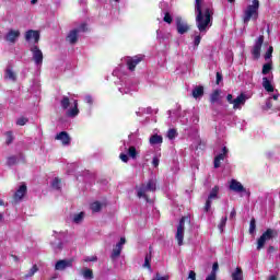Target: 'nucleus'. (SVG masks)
<instances>
[{"mask_svg":"<svg viewBox=\"0 0 280 280\" xmlns=\"http://www.w3.org/2000/svg\"><path fill=\"white\" fill-rule=\"evenodd\" d=\"M202 2L203 0H196L195 1V12H196V25L199 32H207L208 27H211L213 23L211 20L213 19V9L206 8L202 11Z\"/></svg>","mask_w":280,"mask_h":280,"instance_id":"nucleus-1","label":"nucleus"},{"mask_svg":"<svg viewBox=\"0 0 280 280\" xmlns=\"http://www.w3.org/2000/svg\"><path fill=\"white\" fill-rule=\"evenodd\" d=\"M259 0H252V4H248L243 10L242 21L245 25H248L250 21L256 22L259 19Z\"/></svg>","mask_w":280,"mask_h":280,"instance_id":"nucleus-2","label":"nucleus"},{"mask_svg":"<svg viewBox=\"0 0 280 280\" xmlns=\"http://www.w3.org/2000/svg\"><path fill=\"white\" fill-rule=\"evenodd\" d=\"M277 237H279V231L268 228L257 240V250H261V248L266 246V242H270V240H275Z\"/></svg>","mask_w":280,"mask_h":280,"instance_id":"nucleus-3","label":"nucleus"},{"mask_svg":"<svg viewBox=\"0 0 280 280\" xmlns=\"http://www.w3.org/2000/svg\"><path fill=\"white\" fill-rule=\"evenodd\" d=\"M148 191H156V180L154 179H149L147 184H141L139 188H137V196L138 198H144L147 202L150 201V198L145 192Z\"/></svg>","mask_w":280,"mask_h":280,"instance_id":"nucleus-4","label":"nucleus"},{"mask_svg":"<svg viewBox=\"0 0 280 280\" xmlns=\"http://www.w3.org/2000/svg\"><path fill=\"white\" fill-rule=\"evenodd\" d=\"M189 222V217H182L177 225V232L175 234V240L177 241L178 246H183L185 240V222Z\"/></svg>","mask_w":280,"mask_h":280,"instance_id":"nucleus-5","label":"nucleus"},{"mask_svg":"<svg viewBox=\"0 0 280 280\" xmlns=\"http://www.w3.org/2000/svg\"><path fill=\"white\" fill-rule=\"evenodd\" d=\"M175 25L177 34H180L182 36L191 30V26H189V24L180 16L175 18Z\"/></svg>","mask_w":280,"mask_h":280,"instance_id":"nucleus-6","label":"nucleus"},{"mask_svg":"<svg viewBox=\"0 0 280 280\" xmlns=\"http://www.w3.org/2000/svg\"><path fill=\"white\" fill-rule=\"evenodd\" d=\"M143 58H145V56L143 55H136L133 57H127V69L129 71H135L137 69V65H140V62H143Z\"/></svg>","mask_w":280,"mask_h":280,"instance_id":"nucleus-7","label":"nucleus"},{"mask_svg":"<svg viewBox=\"0 0 280 280\" xmlns=\"http://www.w3.org/2000/svg\"><path fill=\"white\" fill-rule=\"evenodd\" d=\"M264 35H259V37L255 42V45L252 49L254 60H259V58H261V47L264 45Z\"/></svg>","mask_w":280,"mask_h":280,"instance_id":"nucleus-8","label":"nucleus"},{"mask_svg":"<svg viewBox=\"0 0 280 280\" xmlns=\"http://www.w3.org/2000/svg\"><path fill=\"white\" fill-rule=\"evenodd\" d=\"M218 194H220V186H214L209 196H208V199L206 200V205H205V212L206 213H209V211H211V202L212 200H215L218 199Z\"/></svg>","mask_w":280,"mask_h":280,"instance_id":"nucleus-9","label":"nucleus"},{"mask_svg":"<svg viewBox=\"0 0 280 280\" xmlns=\"http://www.w3.org/2000/svg\"><path fill=\"white\" fill-rule=\"evenodd\" d=\"M31 51L33 54V60L35 65L40 66L43 65V50L37 45L31 47Z\"/></svg>","mask_w":280,"mask_h":280,"instance_id":"nucleus-10","label":"nucleus"},{"mask_svg":"<svg viewBox=\"0 0 280 280\" xmlns=\"http://www.w3.org/2000/svg\"><path fill=\"white\" fill-rule=\"evenodd\" d=\"M19 38H21V31L19 30H10L4 36V40L11 45H14Z\"/></svg>","mask_w":280,"mask_h":280,"instance_id":"nucleus-11","label":"nucleus"},{"mask_svg":"<svg viewBox=\"0 0 280 280\" xmlns=\"http://www.w3.org/2000/svg\"><path fill=\"white\" fill-rule=\"evenodd\" d=\"M67 268H73V259H60L55 264V270H67Z\"/></svg>","mask_w":280,"mask_h":280,"instance_id":"nucleus-12","label":"nucleus"},{"mask_svg":"<svg viewBox=\"0 0 280 280\" xmlns=\"http://www.w3.org/2000/svg\"><path fill=\"white\" fill-rule=\"evenodd\" d=\"M27 195V185L22 184L19 189L13 195L14 202H21L23 198Z\"/></svg>","mask_w":280,"mask_h":280,"instance_id":"nucleus-13","label":"nucleus"},{"mask_svg":"<svg viewBox=\"0 0 280 280\" xmlns=\"http://www.w3.org/2000/svg\"><path fill=\"white\" fill-rule=\"evenodd\" d=\"M230 190L235 191L236 194H244L246 188H244V185H242V183H240L237 179H231Z\"/></svg>","mask_w":280,"mask_h":280,"instance_id":"nucleus-14","label":"nucleus"},{"mask_svg":"<svg viewBox=\"0 0 280 280\" xmlns=\"http://www.w3.org/2000/svg\"><path fill=\"white\" fill-rule=\"evenodd\" d=\"M34 39V43H39L40 40V32L34 31V30H28L25 33V40L30 43V40Z\"/></svg>","mask_w":280,"mask_h":280,"instance_id":"nucleus-15","label":"nucleus"},{"mask_svg":"<svg viewBox=\"0 0 280 280\" xmlns=\"http://www.w3.org/2000/svg\"><path fill=\"white\" fill-rule=\"evenodd\" d=\"M55 139L57 141H61L62 145H71V137L69 136V133L67 131H61L59 132Z\"/></svg>","mask_w":280,"mask_h":280,"instance_id":"nucleus-16","label":"nucleus"},{"mask_svg":"<svg viewBox=\"0 0 280 280\" xmlns=\"http://www.w3.org/2000/svg\"><path fill=\"white\" fill-rule=\"evenodd\" d=\"M80 34V30L74 28L72 31H70L66 37L67 43H70V45H75V43H78V38Z\"/></svg>","mask_w":280,"mask_h":280,"instance_id":"nucleus-17","label":"nucleus"},{"mask_svg":"<svg viewBox=\"0 0 280 280\" xmlns=\"http://www.w3.org/2000/svg\"><path fill=\"white\" fill-rule=\"evenodd\" d=\"M226 154H229V149L226 147L222 148V153L218 154L214 158V168L218 170V167H220V165H222L221 161H224Z\"/></svg>","mask_w":280,"mask_h":280,"instance_id":"nucleus-18","label":"nucleus"},{"mask_svg":"<svg viewBox=\"0 0 280 280\" xmlns=\"http://www.w3.org/2000/svg\"><path fill=\"white\" fill-rule=\"evenodd\" d=\"M232 104H233L234 110H237V108H241L240 106H244L246 104V94L241 93L236 98H234Z\"/></svg>","mask_w":280,"mask_h":280,"instance_id":"nucleus-19","label":"nucleus"},{"mask_svg":"<svg viewBox=\"0 0 280 280\" xmlns=\"http://www.w3.org/2000/svg\"><path fill=\"white\" fill-rule=\"evenodd\" d=\"M191 95L195 100L202 97L205 95V86H202V85L195 86Z\"/></svg>","mask_w":280,"mask_h":280,"instance_id":"nucleus-20","label":"nucleus"},{"mask_svg":"<svg viewBox=\"0 0 280 280\" xmlns=\"http://www.w3.org/2000/svg\"><path fill=\"white\" fill-rule=\"evenodd\" d=\"M127 154H128L129 159H132V161H137V159L139 158V151H137V147H135V145H130L128 148Z\"/></svg>","mask_w":280,"mask_h":280,"instance_id":"nucleus-21","label":"nucleus"},{"mask_svg":"<svg viewBox=\"0 0 280 280\" xmlns=\"http://www.w3.org/2000/svg\"><path fill=\"white\" fill-rule=\"evenodd\" d=\"M149 143H151V145H159L163 143V136H160L159 133L151 136L149 139Z\"/></svg>","mask_w":280,"mask_h":280,"instance_id":"nucleus-22","label":"nucleus"},{"mask_svg":"<svg viewBox=\"0 0 280 280\" xmlns=\"http://www.w3.org/2000/svg\"><path fill=\"white\" fill-rule=\"evenodd\" d=\"M262 86L267 93H273L275 92V86H272V83H270V80L268 78L264 77L262 78Z\"/></svg>","mask_w":280,"mask_h":280,"instance_id":"nucleus-23","label":"nucleus"},{"mask_svg":"<svg viewBox=\"0 0 280 280\" xmlns=\"http://www.w3.org/2000/svg\"><path fill=\"white\" fill-rule=\"evenodd\" d=\"M232 280H244V271L241 269V267H236L234 272L231 275Z\"/></svg>","mask_w":280,"mask_h":280,"instance_id":"nucleus-24","label":"nucleus"},{"mask_svg":"<svg viewBox=\"0 0 280 280\" xmlns=\"http://www.w3.org/2000/svg\"><path fill=\"white\" fill-rule=\"evenodd\" d=\"M73 104L74 107L67 112L68 117H78V115H80V109H78V101H74Z\"/></svg>","mask_w":280,"mask_h":280,"instance_id":"nucleus-25","label":"nucleus"},{"mask_svg":"<svg viewBox=\"0 0 280 280\" xmlns=\"http://www.w3.org/2000/svg\"><path fill=\"white\" fill-rule=\"evenodd\" d=\"M220 90H214L211 94H210V104H215L217 102H220Z\"/></svg>","mask_w":280,"mask_h":280,"instance_id":"nucleus-26","label":"nucleus"},{"mask_svg":"<svg viewBox=\"0 0 280 280\" xmlns=\"http://www.w3.org/2000/svg\"><path fill=\"white\" fill-rule=\"evenodd\" d=\"M150 261H152V252L145 255L143 268H148V270H152V265L150 264Z\"/></svg>","mask_w":280,"mask_h":280,"instance_id":"nucleus-27","label":"nucleus"},{"mask_svg":"<svg viewBox=\"0 0 280 280\" xmlns=\"http://www.w3.org/2000/svg\"><path fill=\"white\" fill-rule=\"evenodd\" d=\"M121 250H124V247L116 245L112 252L110 259H117L121 255Z\"/></svg>","mask_w":280,"mask_h":280,"instance_id":"nucleus-28","label":"nucleus"},{"mask_svg":"<svg viewBox=\"0 0 280 280\" xmlns=\"http://www.w3.org/2000/svg\"><path fill=\"white\" fill-rule=\"evenodd\" d=\"M90 209L93 211V213H100V211H102V202L94 201L91 203Z\"/></svg>","mask_w":280,"mask_h":280,"instance_id":"nucleus-29","label":"nucleus"},{"mask_svg":"<svg viewBox=\"0 0 280 280\" xmlns=\"http://www.w3.org/2000/svg\"><path fill=\"white\" fill-rule=\"evenodd\" d=\"M5 78H8V80H11L12 82H16V73H14L12 69L5 70Z\"/></svg>","mask_w":280,"mask_h":280,"instance_id":"nucleus-30","label":"nucleus"},{"mask_svg":"<svg viewBox=\"0 0 280 280\" xmlns=\"http://www.w3.org/2000/svg\"><path fill=\"white\" fill-rule=\"evenodd\" d=\"M256 230H257V221L255 220V218H252L249 222V235H254Z\"/></svg>","mask_w":280,"mask_h":280,"instance_id":"nucleus-31","label":"nucleus"},{"mask_svg":"<svg viewBox=\"0 0 280 280\" xmlns=\"http://www.w3.org/2000/svg\"><path fill=\"white\" fill-rule=\"evenodd\" d=\"M270 71H272V62L265 63L262 66V71H261L262 75H268Z\"/></svg>","mask_w":280,"mask_h":280,"instance_id":"nucleus-32","label":"nucleus"},{"mask_svg":"<svg viewBox=\"0 0 280 280\" xmlns=\"http://www.w3.org/2000/svg\"><path fill=\"white\" fill-rule=\"evenodd\" d=\"M229 218L228 217H222L221 221L218 225V229L220 231V233H224V226H226V222H228Z\"/></svg>","mask_w":280,"mask_h":280,"instance_id":"nucleus-33","label":"nucleus"},{"mask_svg":"<svg viewBox=\"0 0 280 280\" xmlns=\"http://www.w3.org/2000/svg\"><path fill=\"white\" fill-rule=\"evenodd\" d=\"M60 104L63 110H67V108H69V106L71 105V101L69 100L68 96H63Z\"/></svg>","mask_w":280,"mask_h":280,"instance_id":"nucleus-34","label":"nucleus"},{"mask_svg":"<svg viewBox=\"0 0 280 280\" xmlns=\"http://www.w3.org/2000/svg\"><path fill=\"white\" fill-rule=\"evenodd\" d=\"M163 21H164V23H167L168 25H172V22L174 21V18L172 16V14L168 11H166L164 13Z\"/></svg>","mask_w":280,"mask_h":280,"instance_id":"nucleus-35","label":"nucleus"},{"mask_svg":"<svg viewBox=\"0 0 280 280\" xmlns=\"http://www.w3.org/2000/svg\"><path fill=\"white\" fill-rule=\"evenodd\" d=\"M84 220V212H80L78 214H74L73 222L74 224H80Z\"/></svg>","mask_w":280,"mask_h":280,"instance_id":"nucleus-36","label":"nucleus"},{"mask_svg":"<svg viewBox=\"0 0 280 280\" xmlns=\"http://www.w3.org/2000/svg\"><path fill=\"white\" fill-rule=\"evenodd\" d=\"M83 277L84 279H93V270L85 268L83 270Z\"/></svg>","mask_w":280,"mask_h":280,"instance_id":"nucleus-37","label":"nucleus"},{"mask_svg":"<svg viewBox=\"0 0 280 280\" xmlns=\"http://www.w3.org/2000/svg\"><path fill=\"white\" fill-rule=\"evenodd\" d=\"M275 51V48L272 46H269L265 54V60H270L272 58V52Z\"/></svg>","mask_w":280,"mask_h":280,"instance_id":"nucleus-38","label":"nucleus"},{"mask_svg":"<svg viewBox=\"0 0 280 280\" xmlns=\"http://www.w3.org/2000/svg\"><path fill=\"white\" fill-rule=\"evenodd\" d=\"M218 270H220V265L218 262H213L212 271L210 272V275H213V277H218Z\"/></svg>","mask_w":280,"mask_h":280,"instance_id":"nucleus-39","label":"nucleus"},{"mask_svg":"<svg viewBox=\"0 0 280 280\" xmlns=\"http://www.w3.org/2000/svg\"><path fill=\"white\" fill-rule=\"evenodd\" d=\"M62 183V180L58 177H56L54 180H52V184L51 186L55 188V189H60V184Z\"/></svg>","mask_w":280,"mask_h":280,"instance_id":"nucleus-40","label":"nucleus"},{"mask_svg":"<svg viewBox=\"0 0 280 280\" xmlns=\"http://www.w3.org/2000/svg\"><path fill=\"white\" fill-rule=\"evenodd\" d=\"M38 270V265H34L31 269H30V271H28V273L26 275V277H34L35 275H36V271Z\"/></svg>","mask_w":280,"mask_h":280,"instance_id":"nucleus-41","label":"nucleus"},{"mask_svg":"<svg viewBox=\"0 0 280 280\" xmlns=\"http://www.w3.org/2000/svg\"><path fill=\"white\" fill-rule=\"evenodd\" d=\"M7 145H10L12 141H14V136L12 135V131H7Z\"/></svg>","mask_w":280,"mask_h":280,"instance_id":"nucleus-42","label":"nucleus"},{"mask_svg":"<svg viewBox=\"0 0 280 280\" xmlns=\"http://www.w3.org/2000/svg\"><path fill=\"white\" fill-rule=\"evenodd\" d=\"M176 135H177L176 129H170L167 131V138L171 139V140L176 139Z\"/></svg>","mask_w":280,"mask_h":280,"instance_id":"nucleus-43","label":"nucleus"},{"mask_svg":"<svg viewBox=\"0 0 280 280\" xmlns=\"http://www.w3.org/2000/svg\"><path fill=\"white\" fill-rule=\"evenodd\" d=\"M27 121H30L28 118H25V117H21L16 120V125L18 126H25V124H27Z\"/></svg>","mask_w":280,"mask_h":280,"instance_id":"nucleus-44","label":"nucleus"},{"mask_svg":"<svg viewBox=\"0 0 280 280\" xmlns=\"http://www.w3.org/2000/svg\"><path fill=\"white\" fill-rule=\"evenodd\" d=\"M16 161H18L16 156H10L7 160V165H9V166L16 165Z\"/></svg>","mask_w":280,"mask_h":280,"instance_id":"nucleus-45","label":"nucleus"},{"mask_svg":"<svg viewBox=\"0 0 280 280\" xmlns=\"http://www.w3.org/2000/svg\"><path fill=\"white\" fill-rule=\"evenodd\" d=\"M272 98L267 100L264 110H272Z\"/></svg>","mask_w":280,"mask_h":280,"instance_id":"nucleus-46","label":"nucleus"},{"mask_svg":"<svg viewBox=\"0 0 280 280\" xmlns=\"http://www.w3.org/2000/svg\"><path fill=\"white\" fill-rule=\"evenodd\" d=\"M119 159L120 161H122V163H128V161H130V156L128 155V153H120Z\"/></svg>","mask_w":280,"mask_h":280,"instance_id":"nucleus-47","label":"nucleus"},{"mask_svg":"<svg viewBox=\"0 0 280 280\" xmlns=\"http://www.w3.org/2000/svg\"><path fill=\"white\" fill-rule=\"evenodd\" d=\"M200 40H202V36H200V34L195 35V39H194L195 47H198V45H200Z\"/></svg>","mask_w":280,"mask_h":280,"instance_id":"nucleus-48","label":"nucleus"},{"mask_svg":"<svg viewBox=\"0 0 280 280\" xmlns=\"http://www.w3.org/2000/svg\"><path fill=\"white\" fill-rule=\"evenodd\" d=\"M278 250H279V248H277V247L270 245V246L268 247V249H267V253H268L269 255H272V253H277Z\"/></svg>","mask_w":280,"mask_h":280,"instance_id":"nucleus-49","label":"nucleus"},{"mask_svg":"<svg viewBox=\"0 0 280 280\" xmlns=\"http://www.w3.org/2000/svg\"><path fill=\"white\" fill-rule=\"evenodd\" d=\"M124 244H126V238L121 237L120 241L116 244L119 248H124Z\"/></svg>","mask_w":280,"mask_h":280,"instance_id":"nucleus-50","label":"nucleus"},{"mask_svg":"<svg viewBox=\"0 0 280 280\" xmlns=\"http://www.w3.org/2000/svg\"><path fill=\"white\" fill-rule=\"evenodd\" d=\"M188 279H190V280H196V271L190 270V271H189V275H188Z\"/></svg>","mask_w":280,"mask_h":280,"instance_id":"nucleus-51","label":"nucleus"},{"mask_svg":"<svg viewBox=\"0 0 280 280\" xmlns=\"http://www.w3.org/2000/svg\"><path fill=\"white\" fill-rule=\"evenodd\" d=\"M222 80H223V77H222V73H220V72H217V84H220V82H222Z\"/></svg>","mask_w":280,"mask_h":280,"instance_id":"nucleus-52","label":"nucleus"},{"mask_svg":"<svg viewBox=\"0 0 280 280\" xmlns=\"http://www.w3.org/2000/svg\"><path fill=\"white\" fill-rule=\"evenodd\" d=\"M159 163H160L159 158L154 156L153 160H152V165L154 167H159Z\"/></svg>","mask_w":280,"mask_h":280,"instance_id":"nucleus-53","label":"nucleus"},{"mask_svg":"<svg viewBox=\"0 0 280 280\" xmlns=\"http://www.w3.org/2000/svg\"><path fill=\"white\" fill-rule=\"evenodd\" d=\"M236 215H237V211H235V208H233L230 213V219L233 220V218H235Z\"/></svg>","mask_w":280,"mask_h":280,"instance_id":"nucleus-54","label":"nucleus"},{"mask_svg":"<svg viewBox=\"0 0 280 280\" xmlns=\"http://www.w3.org/2000/svg\"><path fill=\"white\" fill-rule=\"evenodd\" d=\"M226 101L229 102V104H233V102H234L233 94H228Z\"/></svg>","mask_w":280,"mask_h":280,"instance_id":"nucleus-55","label":"nucleus"},{"mask_svg":"<svg viewBox=\"0 0 280 280\" xmlns=\"http://www.w3.org/2000/svg\"><path fill=\"white\" fill-rule=\"evenodd\" d=\"M79 32H86V23L80 25Z\"/></svg>","mask_w":280,"mask_h":280,"instance_id":"nucleus-56","label":"nucleus"},{"mask_svg":"<svg viewBox=\"0 0 280 280\" xmlns=\"http://www.w3.org/2000/svg\"><path fill=\"white\" fill-rule=\"evenodd\" d=\"M85 101L88 104H93V97L92 96H86Z\"/></svg>","mask_w":280,"mask_h":280,"instance_id":"nucleus-57","label":"nucleus"},{"mask_svg":"<svg viewBox=\"0 0 280 280\" xmlns=\"http://www.w3.org/2000/svg\"><path fill=\"white\" fill-rule=\"evenodd\" d=\"M206 280H218V277H214L213 275H209Z\"/></svg>","mask_w":280,"mask_h":280,"instance_id":"nucleus-58","label":"nucleus"},{"mask_svg":"<svg viewBox=\"0 0 280 280\" xmlns=\"http://www.w3.org/2000/svg\"><path fill=\"white\" fill-rule=\"evenodd\" d=\"M86 261H97V256H93L92 258H88Z\"/></svg>","mask_w":280,"mask_h":280,"instance_id":"nucleus-59","label":"nucleus"},{"mask_svg":"<svg viewBox=\"0 0 280 280\" xmlns=\"http://www.w3.org/2000/svg\"><path fill=\"white\" fill-rule=\"evenodd\" d=\"M272 100H275V102H277V100H279V94H273Z\"/></svg>","mask_w":280,"mask_h":280,"instance_id":"nucleus-60","label":"nucleus"},{"mask_svg":"<svg viewBox=\"0 0 280 280\" xmlns=\"http://www.w3.org/2000/svg\"><path fill=\"white\" fill-rule=\"evenodd\" d=\"M268 280H277V276H271Z\"/></svg>","mask_w":280,"mask_h":280,"instance_id":"nucleus-61","label":"nucleus"},{"mask_svg":"<svg viewBox=\"0 0 280 280\" xmlns=\"http://www.w3.org/2000/svg\"><path fill=\"white\" fill-rule=\"evenodd\" d=\"M5 205L2 199H0V207H3Z\"/></svg>","mask_w":280,"mask_h":280,"instance_id":"nucleus-62","label":"nucleus"},{"mask_svg":"<svg viewBox=\"0 0 280 280\" xmlns=\"http://www.w3.org/2000/svg\"><path fill=\"white\" fill-rule=\"evenodd\" d=\"M31 3L34 5V3H38V0H32Z\"/></svg>","mask_w":280,"mask_h":280,"instance_id":"nucleus-63","label":"nucleus"},{"mask_svg":"<svg viewBox=\"0 0 280 280\" xmlns=\"http://www.w3.org/2000/svg\"><path fill=\"white\" fill-rule=\"evenodd\" d=\"M3 221V214L0 213V222Z\"/></svg>","mask_w":280,"mask_h":280,"instance_id":"nucleus-64","label":"nucleus"}]
</instances>
